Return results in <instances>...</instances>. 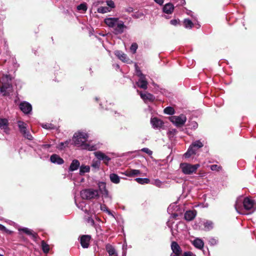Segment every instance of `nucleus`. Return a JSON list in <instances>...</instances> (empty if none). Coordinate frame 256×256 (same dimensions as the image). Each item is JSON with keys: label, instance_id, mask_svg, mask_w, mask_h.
<instances>
[{"label": "nucleus", "instance_id": "1", "mask_svg": "<svg viewBox=\"0 0 256 256\" xmlns=\"http://www.w3.org/2000/svg\"><path fill=\"white\" fill-rule=\"evenodd\" d=\"M234 206L236 210L238 213L244 214L242 212L243 209L249 210L250 213H251L255 210L256 204L254 200L248 198H245L243 200L242 197H240L236 200Z\"/></svg>", "mask_w": 256, "mask_h": 256}, {"label": "nucleus", "instance_id": "2", "mask_svg": "<svg viewBox=\"0 0 256 256\" xmlns=\"http://www.w3.org/2000/svg\"><path fill=\"white\" fill-rule=\"evenodd\" d=\"M88 138L87 134L83 132H78L76 133L73 137V140L74 142L76 145H84L85 149H87L89 150H94V146L88 144H84V143L86 142Z\"/></svg>", "mask_w": 256, "mask_h": 256}, {"label": "nucleus", "instance_id": "3", "mask_svg": "<svg viewBox=\"0 0 256 256\" xmlns=\"http://www.w3.org/2000/svg\"><path fill=\"white\" fill-rule=\"evenodd\" d=\"M80 196L84 200H91L99 198L98 192L92 188H88L80 192Z\"/></svg>", "mask_w": 256, "mask_h": 256}, {"label": "nucleus", "instance_id": "4", "mask_svg": "<svg viewBox=\"0 0 256 256\" xmlns=\"http://www.w3.org/2000/svg\"><path fill=\"white\" fill-rule=\"evenodd\" d=\"M169 120L176 126H183L186 120V117L184 114L179 116H172L168 117Z\"/></svg>", "mask_w": 256, "mask_h": 256}, {"label": "nucleus", "instance_id": "5", "mask_svg": "<svg viewBox=\"0 0 256 256\" xmlns=\"http://www.w3.org/2000/svg\"><path fill=\"white\" fill-rule=\"evenodd\" d=\"M203 146V144L200 140L196 141L192 144L188 151L184 154L186 158H189L192 155L196 154V151Z\"/></svg>", "mask_w": 256, "mask_h": 256}, {"label": "nucleus", "instance_id": "6", "mask_svg": "<svg viewBox=\"0 0 256 256\" xmlns=\"http://www.w3.org/2000/svg\"><path fill=\"white\" fill-rule=\"evenodd\" d=\"M199 164H191L188 163H182L180 165V168L182 172L186 174H190L194 172H196Z\"/></svg>", "mask_w": 256, "mask_h": 256}, {"label": "nucleus", "instance_id": "7", "mask_svg": "<svg viewBox=\"0 0 256 256\" xmlns=\"http://www.w3.org/2000/svg\"><path fill=\"white\" fill-rule=\"evenodd\" d=\"M20 109L26 114H30L32 110V106L29 102L24 101L19 104Z\"/></svg>", "mask_w": 256, "mask_h": 256}, {"label": "nucleus", "instance_id": "8", "mask_svg": "<svg viewBox=\"0 0 256 256\" xmlns=\"http://www.w3.org/2000/svg\"><path fill=\"white\" fill-rule=\"evenodd\" d=\"M126 28L127 26L124 24V22L122 20H119V22L117 24L112 32L116 35L120 34H122Z\"/></svg>", "mask_w": 256, "mask_h": 256}, {"label": "nucleus", "instance_id": "9", "mask_svg": "<svg viewBox=\"0 0 256 256\" xmlns=\"http://www.w3.org/2000/svg\"><path fill=\"white\" fill-rule=\"evenodd\" d=\"M94 156L100 162L102 160L104 163L108 166L111 158L102 152L98 151L94 152Z\"/></svg>", "mask_w": 256, "mask_h": 256}, {"label": "nucleus", "instance_id": "10", "mask_svg": "<svg viewBox=\"0 0 256 256\" xmlns=\"http://www.w3.org/2000/svg\"><path fill=\"white\" fill-rule=\"evenodd\" d=\"M119 20L118 18H108L104 19V22L108 26L112 28L114 30L117 24L119 22Z\"/></svg>", "mask_w": 256, "mask_h": 256}, {"label": "nucleus", "instance_id": "11", "mask_svg": "<svg viewBox=\"0 0 256 256\" xmlns=\"http://www.w3.org/2000/svg\"><path fill=\"white\" fill-rule=\"evenodd\" d=\"M140 98L143 100L144 102H153L155 100V96L148 92L143 94L142 92H140Z\"/></svg>", "mask_w": 256, "mask_h": 256}, {"label": "nucleus", "instance_id": "12", "mask_svg": "<svg viewBox=\"0 0 256 256\" xmlns=\"http://www.w3.org/2000/svg\"><path fill=\"white\" fill-rule=\"evenodd\" d=\"M91 236L90 235H82L80 238V242L83 248H88L90 246Z\"/></svg>", "mask_w": 256, "mask_h": 256}, {"label": "nucleus", "instance_id": "13", "mask_svg": "<svg viewBox=\"0 0 256 256\" xmlns=\"http://www.w3.org/2000/svg\"><path fill=\"white\" fill-rule=\"evenodd\" d=\"M196 214L197 212L195 210H187L184 213V219L186 221H192L196 218Z\"/></svg>", "mask_w": 256, "mask_h": 256}, {"label": "nucleus", "instance_id": "14", "mask_svg": "<svg viewBox=\"0 0 256 256\" xmlns=\"http://www.w3.org/2000/svg\"><path fill=\"white\" fill-rule=\"evenodd\" d=\"M150 122L152 126L156 128H162L164 124V122L160 119L156 117L151 118Z\"/></svg>", "mask_w": 256, "mask_h": 256}, {"label": "nucleus", "instance_id": "15", "mask_svg": "<svg viewBox=\"0 0 256 256\" xmlns=\"http://www.w3.org/2000/svg\"><path fill=\"white\" fill-rule=\"evenodd\" d=\"M12 89V84L8 82H5L3 84L2 86L0 88V92L4 93V96H6L9 94V92L7 91H10Z\"/></svg>", "mask_w": 256, "mask_h": 256}, {"label": "nucleus", "instance_id": "16", "mask_svg": "<svg viewBox=\"0 0 256 256\" xmlns=\"http://www.w3.org/2000/svg\"><path fill=\"white\" fill-rule=\"evenodd\" d=\"M171 249L173 254H177L182 255V250L177 242L173 241L171 243Z\"/></svg>", "mask_w": 256, "mask_h": 256}, {"label": "nucleus", "instance_id": "17", "mask_svg": "<svg viewBox=\"0 0 256 256\" xmlns=\"http://www.w3.org/2000/svg\"><path fill=\"white\" fill-rule=\"evenodd\" d=\"M50 160L52 162L62 164L64 163V160L56 154H53L50 156Z\"/></svg>", "mask_w": 256, "mask_h": 256}, {"label": "nucleus", "instance_id": "18", "mask_svg": "<svg viewBox=\"0 0 256 256\" xmlns=\"http://www.w3.org/2000/svg\"><path fill=\"white\" fill-rule=\"evenodd\" d=\"M106 251L108 254V256H118L116 250L114 246L110 244L106 245Z\"/></svg>", "mask_w": 256, "mask_h": 256}, {"label": "nucleus", "instance_id": "19", "mask_svg": "<svg viewBox=\"0 0 256 256\" xmlns=\"http://www.w3.org/2000/svg\"><path fill=\"white\" fill-rule=\"evenodd\" d=\"M20 230L23 232L28 235L31 236L34 240H36V238H38V236L37 233L33 232L32 230H30L28 228H22L20 229Z\"/></svg>", "mask_w": 256, "mask_h": 256}, {"label": "nucleus", "instance_id": "20", "mask_svg": "<svg viewBox=\"0 0 256 256\" xmlns=\"http://www.w3.org/2000/svg\"><path fill=\"white\" fill-rule=\"evenodd\" d=\"M136 84L140 88L146 90L148 88V82L146 80V77L143 78H139Z\"/></svg>", "mask_w": 256, "mask_h": 256}, {"label": "nucleus", "instance_id": "21", "mask_svg": "<svg viewBox=\"0 0 256 256\" xmlns=\"http://www.w3.org/2000/svg\"><path fill=\"white\" fill-rule=\"evenodd\" d=\"M114 54L121 60L124 62H127L128 60V58H127L126 54L122 52L120 50H116L114 52Z\"/></svg>", "mask_w": 256, "mask_h": 256}, {"label": "nucleus", "instance_id": "22", "mask_svg": "<svg viewBox=\"0 0 256 256\" xmlns=\"http://www.w3.org/2000/svg\"><path fill=\"white\" fill-rule=\"evenodd\" d=\"M80 166V162L76 159L72 160V163L69 167V171L73 172L78 168Z\"/></svg>", "mask_w": 256, "mask_h": 256}, {"label": "nucleus", "instance_id": "23", "mask_svg": "<svg viewBox=\"0 0 256 256\" xmlns=\"http://www.w3.org/2000/svg\"><path fill=\"white\" fill-rule=\"evenodd\" d=\"M140 171L138 170L130 169L125 172L124 174L128 176H134L140 174Z\"/></svg>", "mask_w": 256, "mask_h": 256}, {"label": "nucleus", "instance_id": "24", "mask_svg": "<svg viewBox=\"0 0 256 256\" xmlns=\"http://www.w3.org/2000/svg\"><path fill=\"white\" fill-rule=\"evenodd\" d=\"M174 10V6L171 3H168L166 4L163 7V12L167 14H172Z\"/></svg>", "mask_w": 256, "mask_h": 256}, {"label": "nucleus", "instance_id": "25", "mask_svg": "<svg viewBox=\"0 0 256 256\" xmlns=\"http://www.w3.org/2000/svg\"><path fill=\"white\" fill-rule=\"evenodd\" d=\"M20 132L28 140H32L33 137L30 132V129H20Z\"/></svg>", "mask_w": 256, "mask_h": 256}, {"label": "nucleus", "instance_id": "26", "mask_svg": "<svg viewBox=\"0 0 256 256\" xmlns=\"http://www.w3.org/2000/svg\"><path fill=\"white\" fill-rule=\"evenodd\" d=\"M99 188L101 192V193L104 196V197H108V190L106 188V184L104 182H102L99 185Z\"/></svg>", "mask_w": 256, "mask_h": 256}, {"label": "nucleus", "instance_id": "27", "mask_svg": "<svg viewBox=\"0 0 256 256\" xmlns=\"http://www.w3.org/2000/svg\"><path fill=\"white\" fill-rule=\"evenodd\" d=\"M194 246L199 249H202L204 247V243L203 241L200 238H196L192 242Z\"/></svg>", "mask_w": 256, "mask_h": 256}, {"label": "nucleus", "instance_id": "28", "mask_svg": "<svg viewBox=\"0 0 256 256\" xmlns=\"http://www.w3.org/2000/svg\"><path fill=\"white\" fill-rule=\"evenodd\" d=\"M110 181L114 184H118L120 182V178L116 174L112 173L110 174Z\"/></svg>", "mask_w": 256, "mask_h": 256}, {"label": "nucleus", "instance_id": "29", "mask_svg": "<svg viewBox=\"0 0 256 256\" xmlns=\"http://www.w3.org/2000/svg\"><path fill=\"white\" fill-rule=\"evenodd\" d=\"M80 174L81 176L90 171V167L88 166L82 165L80 166Z\"/></svg>", "mask_w": 256, "mask_h": 256}, {"label": "nucleus", "instance_id": "30", "mask_svg": "<svg viewBox=\"0 0 256 256\" xmlns=\"http://www.w3.org/2000/svg\"><path fill=\"white\" fill-rule=\"evenodd\" d=\"M70 140H66L64 142H61L56 146V148L60 150H63L66 147L68 146V145L70 144Z\"/></svg>", "mask_w": 256, "mask_h": 256}, {"label": "nucleus", "instance_id": "31", "mask_svg": "<svg viewBox=\"0 0 256 256\" xmlns=\"http://www.w3.org/2000/svg\"><path fill=\"white\" fill-rule=\"evenodd\" d=\"M41 246L42 251L45 254H48L50 250V246L44 240H42L41 242Z\"/></svg>", "mask_w": 256, "mask_h": 256}, {"label": "nucleus", "instance_id": "32", "mask_svg": "<svg viewBox=\"0 0 256 256\" xmlns=\"http://www.w3.org/2000/svg\"><path fill=\"white\" fill-rule=\"evenodd\" d=\"M164 112L166 114L172 115L175 113V110L172 106H167L164 110Z\"/></svg>", "mask_w": 256, "mask_h": 256}, {"label": "nucleus", "instance_id": "33", "mask_svg": "<svg viewBox=\"0 0 256 256\" xmlns=\"http://www.w3.org/2000/svg\"><path fill=\"white\" fill-rule=\"evenodd\" d=\"M136 181L140 184H148L150 182V180L147 178H136Z\"/></svg>", "mask_w": 256, "mask_h": 256}, {"label": "nucleus", "instance_id": "34", "mask_svg": "<svg viewBox=\"0 0 256 256\" xmlns=\"http://www.w3.org/2000/svg\"><path fill=\"white\" fill-rule=\"evenodd\" d=\"M98 12L101 14H104L110 11V8L106 6H100L98 8Z\"/></svg>", "mask_w": 256, "mask_h": 256}, {"label": "nucleus", "instance_id": "35", "mask_svg": "<svg viewBox=\"0 0 256 256\" xmlns=\"http://www.w3.org/2000/svg\"><path fill=\"white\" fill-rule=\"evenodd\" d=\"M184 24L186 28H192L194 26V24L190 19H185Z\"/></svg>", "mask_w": 256, "mask_h": 256}, {"label": "nucleus", "instance_id": "36", "mask_svg": "<svg viewBox=\"0 0 256 256\" xmlns=\"http://www.w3.org/2000/svg\"><path fill=\"white\" fill-rule=\"evenodd\" d=\"M8 120L5 118H0V128L3 126H8Z\"/></svg>", "mask_w": 256, "mask_h": 256}, {"label": "nucleus", "instance_id": "37", "mask_svg": "<svg viewBox=\"0 0 256 256\" xmlns=\"http://www.w3.org/2000/svg\"><path fill=\"white\" fill-rule=\"evenodd\" d=\"M77 9L78 10H82L83 12H86L88 8L86 3L80 4L77 6Z\"/></svg>", "mask_w": 256, "mask_h": 256}, {"label": "nucleus", "instance_id": "38", "mask_svg": "<svg viewBox=\"0 0 256 256\" xmlns=\"http://www.w3.org/2000/svg\"><path fill=\"white\" fill-rule=\"evenodd\" d=\"M177 132L176 129H172V130H169L167 132V134L170 138H174V136L176 134Z\"/></svg>", "mask_w": 256, "mask_h": 256}, {"label": "nucleus", "instance_id": "39", "mask_svg": "<svg viewBox=\"0 0 256 256\" xmlns=\"http://www.w3.org/2000/svg\"><path fill=\"white\" fill-rule=\"evenodd\" d=\"M100 166V162L98 160H93L92 164V166L98 169Z\"/></svg>", "mask_w": 256, "mask_h": 256}, {"label": "nucleus", "instance_id": "40", "mask_svg": "<svg viewBox=\"0 0 256 256\" xmlns=\"http://www.w3.org/2000/svg\"><path fill=\"white\" fill-rule=\"evenodd\" d=\"M136 75L139 77V78H143L146 77L145 75L144 74L141 70L138 68V66H136Z\"/></svg>", "mask_w": 256, "mask_h": 256}, {"label": "nucleus", "instance_id": "41", "mask_svg": "<svg viewBox=\"0 0 256 256\" xmlns=\"http://www.w3.org/2000/svg\"><path fill=\"white\" fill-rule=\"evenodd\" d=\"M210 168L212 171H220L222 169V167L217 164L212 165L210 166Z\"/></svg>", "mask_w": 256, "mask_h": 256}, {"label": "nucleus", "instance_id": "42", "mask_svg": "<svg viewBox=\"0 0 256 256\" xmlns=\"http://www.w3.org/2000/svg\"><path fill=\"white\" fill-rule=\"evenodd\" d=\"M18 128H26L28 127V124L22 121H18Z\"/></svg>", "mask_w": 256, "mask_h": 256}, {"label": "nucleus", "instance_id": "43", "mask_svg": "<svg viewBox=\"0 0 256 256\" xmlns=\"http://www.w3.org/2000/svg\"><path fill=\"white\" fill-rule=\"evenodd\" d=\"M130 50L133 54L136 53V50L138 48V44L136 43H133L130 46Z\"/></svg>", "mask_w": 256, "mask_h": 256}, {"label": "nucleus", "instance_id": "44", "mask_svg": "<svg viewBox=\"0 0 256 256\" xmlns=\"http://www.w3.org/2000/svg\"><path fill=\"white\" fill-rule=\"evenodd\" d=\"M107 5L109 6L110 8H114L115 6V4L114 2L112 0H108L106 2Z\"/></svg>", "mask_w": 256, "mask_h": 256}, {"label": "nucleus", "instance_id": "45", "mask_svg": "<svg viewBox=\"0 0 256 256\" xmlns=\"http://www.w3.org/2000/svg\"><path fill=\"white\" fill-rule=\"evenodd\" d=\"M141 150L148 154V155H151L152 154V152L146 148H142Z\"/></svg>", "mask_w": 256, "mask_h": 256}, {"label": "nucleus", "instance_id": "46", "mask_svg": "<svg viewBox=\"0 0 256 256\" xmlns=\"http://www.w3.org/2000/svg\"><path fill=\"white\" fill-rule=\"evenodd\" d=\"M179 22L178 20L174 19L170 21V24L174 26H176Z\"/></svg>", "mask_w": 256, "mask_h": 256}, {"label": "nucleus", "instance_id": "47", "mask_svg": "<svg viewBox=\"0 0 256 256\" xmlns=\"http://www.w3.org/2000/svg\"><path fill=\"white\" fill-rule=\"evenodd\" d=\"M183 256H196L192 252H186L184 253Z\"/></svg>", "mask_w": 256, "mask_h": 256}, {"label": "nucleus", "instance_id": "48", "mask_svg": "<svg viewBox=\"0 0 256 256\" xmlns=\"http://www.w3.org/2000/svg\"><path fill=\"white\" fill-rule=\"evenodd\" d=\"M217 242H218V240L214 238H212L209 240V242H210V244L212 246L216 244Z\"/></svg>", "mask_w": 256, "mask_h": 256}, {"label": "nucleus", "instance_id": "49", "mask_svg": "<svg viewBox=\"0 0 256 256\" xmlns=\"http://www.w3.org/2000/svg\"><path fill=\"white\" fill-rule=\"evenodd\" d=\"M162 184L161 181H160L159 180H155V184L157 186L160 187Z\"/></svg>", "mask_w": 256, "mask_h": 256}, {"label": "nucleus", "instance_id": "50", "mask_svg": "<svg viewBox=\"0 0 256 256\" xmlns=\"http://www.w3.org/2000/svg\"><path fill=\"white\" fill-rule=\"evenodd\" d=\"M191 124H190L188 125L189 126L192 125V126L193 128H195L198 126V124L194 121L191 122Z\"/></svg>", "mask_w": 256, "mask_h": 256}, {"label": "nucleus", "instance_id": "51", "mask_svg": "<svg viewBox=\"0 0 256 256\" xmlns=\"http://www.w3.org/2000/svg\"><path fill=\"white\" fill-rule=\"evenodd\" d=\"M154 1L160 5H162L164 3V0H154Z\"/></svg>", "mask_w": 256, "mask_h": 256}, {"label": "nucleus", "instance_id": "52", "mask_svg": "<svg viewBox=\"0 0 256 256\" xmlns=\"http://www.w3.org/2000/svg\"><path fill=\"white\" fill-rule=\"evenodd\" d=\"M6 228L3 225L0 224V230H5Z\"/></svg>", "mask_w": 256, "mask_h": 256}, {"label": "nucleus", "instance_id": "53", "mask_svg": "<svg viewBox=\"0 0 256 256\" xmlns=\"http://www.w3.org/2000/svg\"><path fill=\"white\" fill-rule=\"evenodd\" d=\"M178 216V214H176V213H174L173 214H172V217L174 218H176V217Z\"/></svg>", "mask_w": 256, "mask_h": 256}, {"label": "nucleus", "instance_id": "54", "mask_svg": "<svg viewBox=\"0 0 256 256\" xmlns=\"http://www.w3.org/2000/svg\"><path fill=\"white\" fill-rule=\"evenodd\" d=\"M10 129H8V128H7V129H4V132L6 133V134H8L9 132V131Z\"/></svg>", "mask_w": 256, "mask_h": 256}, {"label": "nucleus", "instance_id": "55", "mask_svg": "<svg viewBox=\"0 0 256 256\" xmlns=\"http://www.w3.org/2000/svg\"><path fill=\"white\" fill-rule=\"evenodd\" d=\"M42 128H51L50 126H48L46 124H45L44 126V125H42Z\"/></svg>", "mask_w": 256, "mask_h": 256}, {"label": "nucleus", "instance_id": "56", "mask_svg": "<svg viewBox=\"0 0 256 256\" xmlns=\"http://www.w3.org/2000/svg\"><path fill=\"white\" fill-rule=\"evenodd\" d=\"M181 255L180 254H171L170 256H180Z\"/></svg>", "mask_w": 256, "mask_h": 256}, {"label": "nucleus", "instance_id": "57", "mask_svg": "<svg viewBox=\"0 0 256 256\" xmlns=\"http://www.w3.org/2000/svg\"><path fill=\"white\" fill-rule=\"evenodd\" d=\"M101 210H104L103 209V207L102 206H101Z\"/></svg>", "mask_w": 256, "mask_h": 256}, {"label": "nucleus", "instance_id": "58", "mask_svg": "<svg viewBox=\"0 0 256 256\" xmlns=\"http://www.w3.org/2000/svg\"><path fill=\"white\" fill-rule=\"evenodd\" d=\"M211 224H210V222H209V224H208V226H209V228L210 227V225Z\"/></svg>", "mask_w": 256, "mask_h": 256}, {"label": "nucleus", "instance_id": "59", "mask_svg": "<svg viewBox=\"0 0 256 256\" xmlns=\"http://www.w3.org/2000/svg\"><path fill=\"white\" fill-rule=\"evenodd\" d=\"M0 256H4L2 254H0Z\"/></svg>", "mask_w": 256, "mask_h": 256}]
</instances>
